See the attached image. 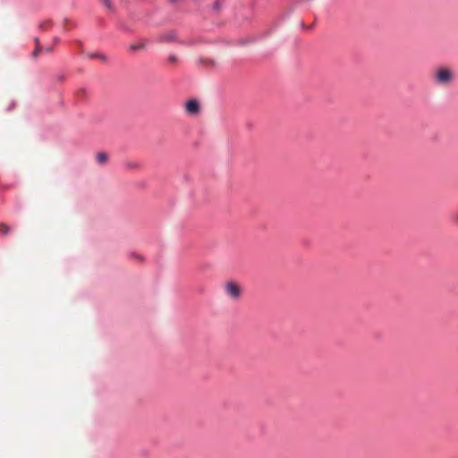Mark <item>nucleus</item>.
<instances>
[{
  "label": "nucleus",
  "instance_id": "nucleus-13",
  "mask_svg": "<svg viewBox=\"0 0 458 458\" xmlns=\"http://www.w3.org/2000/svg\"><path fill=\"white\" fill-rule=\"evenodd\" d=\"M15 103L13 102L12 105H10V106L8 107V110H11V108H13V106H14Z\"/></svg>",
  "mask_w": 458,
  "mask_h": 458
},
{
  "label": "nucleus",
  "instance_id": "nucleus-6",
  "mask_svg": "<svg viewBox=\"0 0 458 458\" xmlns=\"http://www.w3.org/2000/svg\"><path fill=\"white\" fill-rule=\"evenodd\" d=\"M146 47V44L145 43H141V44H132L130 46V49L131 50H139V49H142V48H145Z\"/></svg>",
  "mask_w": 458,
  "mask_h": 458
},
{
  "label": "nucleus",
  "instance_id": "nucleus-8",
  "mask_svg": "<svg viewBox=\"0 0 458 458\" xmlns=\"http://www.w3.org/2000/svg\"><path fill=\"white\" fill-rule=\"evenodd\" d=\"M90 58H99L101 60H106V57L105 55L103 54H92V55H89Z\"/></svg>",
  "mask_w": 458,
  "mask_h": 458
},
{
  "label": "nucleus",
  "instance_id": "nucleus-5",
  "mask_svg": "<svg viewBox=\"0 0 458 458\" xmlns=\"http://www.w3.org/2000/svg\"><path fill=\"white\" fill-rule=\"evenodd\" d=\"M96 159L99 164H103L107 160V155L104 152H100L96 156Z\"/></svg>",
  "mask_w": 458,
  "mask_h": 458
},
{
  "label": "nucleus",
  "instance_id": "nucleus-9",
  "mask_svg": "<svg viewBox=\"0 0 458 458\" xmlns=\"http://www.w3.org/2000/svg\"><path fill=\"white\" fill-rule=\"evenodd\" d=\"M174 38L173 35H165L162 37V40L164 41H171Z\"/></svg>",
  "mask_w": 458,
  "mask_h": 458
},
{
  "label": "nucleus",
  "instance_id": "nucleus-4",
  "mask_svg": "<svg viewBox=\"0 0 458 458\" xmlns=\"http://www.w3.org/2000/svg\"><path fill=\"white\" fill-rule=\"evenodd\" d=\"M36 42L38 44L36 49L33 51L32 53V55L33 56H37L41 51H46V52H52L53 51V47H41L38 44V38H36Z\"/></svg>",
  "mask_w": 458,
  "mask_h": 458
},
{
  "label": "nucleus",
  "instance_id": "nucleus-3",
  "mask_svg": "<svg viewBox=\"0 0 458 458\" xmlns=\"http://www.w3.org/2000/svg\"><path fill=\"white\" fill-rule=\"evenodd\" d=\"M185 107L190 114H196L199 111V104L196 99L189 100L186 103Z\"/></svg>",
  "mask_w": 458,
  "mask_h": 458
},
{
  "label": "nucleus",
  "instance_id": "nucleus-10",
  "mask_svg": "<svg viewBox=\"0 0 458 458\" xmlns=\"http://www.w3.org/2000/svg\"><path fill=\"white\" fill-rule=\"evenodd\" d=\"M106 6L110 9L111 8V3H110V0H103Z\"/></svg>",
  "mask_w": 458,
  "mask_h": 458
},
{
  "label": "nucleus",
  "instance_id": "nucleus-2",
  "mask_svg": "<svg viewBox=\"0 0 458 458\" xmlns=\"http://www.w3.org/2000/svg\"><path fill=\"white\" fill-rule=\"evenodd\" d=\"M452 74L447 69H441L437 73V81L439 83L446 84L451 81Z\"/></svg>",
  "mask_w": 458,
  "mask_h": 458
},
{
  "label": "nucleus",
  "instance_id": "nucleus-1",
  "mask_svg": "<svg viewBox=\"0 0 458 458\" xmlns=\"http://www.w3.org/2000/svg\"><path fill=\"white\" fill-rule=\"evenodd\" d=\"M225 290L226 294L234 300L237 299L241 293L239 286L233 282L227 283L225 286Z\"/></svg>",
  "mask_w": 458,
  "mask_h": 458
},
{
  "label": "nucleus",
  "instance_id": "nucleus-7",
  "mask_svg": "<svg viewBox=\"0 0 458 458\" xmlns=\"http://www.w3.org/2000/svg\"><path fill=\"white\" fill-rule=\"evenodd\" d=\"M10 231V228L4 225V224H2L0 225V232L3 233V234H6L8 233V232Z\"/></svg>",
  "mask_w": 458,
  "mask_h": 458
},
{
  "label": "nucleus",
  "instance_id": "nucleus-11",
  "mask_svg": "<svg viewBox=\"0 0 458 458\" xmlns=\"http://www.w3.org/2000/svg\"><path fill=\"white\" fill-rule=\"evenodd\" d=\"M213 8H214L215 10H218V9L220 8V6H219V3H218V2H215V3H214V4H213Z\"/></svg>",
  "mask_w": 458,
  "mask_h": 458
},
{
  "label": "nucleus",
  "instance_id": "nucleus-12",
  "mask_svg": "<svg viewBox=\"0 0 458 458\" xmlns=\"http://www.w3.org/2000/svg\"><path fill=\"white\" fill-rule=\"evenodd\" d=\"M59 41H60V38H57V37L54 38V42H55V43H58Z\"/></svg>",
  "mask_w": 458,
  "mask_h": 458
},
{
  "label": "nucleus",
  "instance_id": "nucleus-15",
  "mask_svg": "<svg viewBox=\"0 0 458 458\" xmlns=\"http://www.w3.org/2000/svg\"><path fill=\"white\" fill-rule=\"evenodd\" d=\"M128 166L133 167L134 165L132 164H129Z\"/></svg>",
  "mask_w": 458,
  "mask_h": 458
},
{
  "label": "nucleus",
  "instance_id": "nucleus-14",
  "mask_svg": "<svg viewBox=\"0 0 458 458\" xmlns=\"http://www.w3.org/2000/svg\"><path fill=\"white\" fill-rule=\"evenodd\" d=\"M170 60H171V62H174L176 60V58L174 56H171Z\"/></svg>",
  "mask_w": 458,
  "mask_h": 458
}]
</instances>
